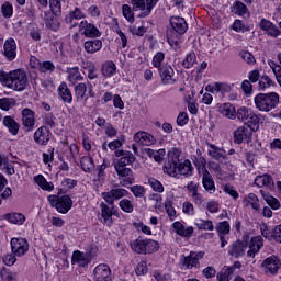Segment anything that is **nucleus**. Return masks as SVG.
<instances>
[{"instance_id": "4d7b16f0", "label": "nucleus", "mask_w": 281, "mask_h": 281, "mask_svg": "<svg viewBox=\"0 0 281 281\" xmlns=\"http://www.w3.org/2000/svg\"><path fill=\"white\" fill-rule=\"evenodd\" d=\"M122 14L128 23H135V13H133V9H131V5L123 4L122 5Z\"/></svg>"}, {"instance_id": "9b49d317", "label": "nucleus", "mask_w": 281, "mask_h": 281, "mask_svg": "<svg viewBox=\"0 0 281 281\" xmlns=\"http://www.w3.org/2000/svg\"><path fill=\"white\" fill-rule=\"evenodd\" d=\"M79 30L82 32L83 36H87L88 38H99V36H102L100 30H98L95 25L87 22L86 20L80 22Z\"/></svg>"}, {"instance_id": "dca6fc26", "label": "nucleus", "mask_w": 281, "mask_h": 281, "mask_svg": "<svg viewBox=\"0 0 281 281\" xmlns=\"http://www.w3.org/2000/svg\"><path fill=\"white\" fill-rule=\"evenodd\" d=\"M87 89L89 90L90 98H93L95 94L93 93V85L91 82L85 83L80 82L75 87V97L77 100H83L85 95H87Z\"/></svg>"}, {"instance_id": "cd10ccee", "label": "nucleus", "mask_w": 281, "mask_h": 281, "mask_svg": "<svg viewBox=\"0 0 281 281\" xmlns=\"http://www.w3.org/2000/svg\"><path fill=\"white\" fill-rule=\"evenodd\" d=\"M246 128H249L250 132L256 133L260 130V116L258 114L250 112L249 116L246 119Z\"/></svg>"}, {"instance_id": "8fccbe9b", "label": "nucleus", "mask_w": 281, "mask_h": 281, "mask_svg": "<svg viewBox=\"0 0 281 281\" xmlns=\"http://www.w3.org/2000/svg\"><path fill=\"white\" fill-rule=\"evenodd\" d=\"M194 225L198 227V229L214 232V223H212L210 220L198 218L195 220Z\"/></svg>"}, {"instance_id": "c85d7f7f", "label": "nucleus", "mask_w": 281, "mask_h": 281, "mask_svg": "<svg viewBox=\"0 0 281 281\" xmlns=\"http://www.w3.org/2000/svg\"><path fill=\"white\" fill-rule=\"evenodd\" d=\"M101 74L104 78H113L117 74V65L115 63L108 60L101 66Z\"/></svg>"}, {"instance_id": "a19ab883", "label": "nucleus", "mask_w": 281, "mask_h": 281, "mask_svg": "<svg viewBox=\"0 0 281 281\" xmlns=\"http://www.w3.org/2000/svg\"><path fill=\"white\" fill-rule=\"evenodd\" d=\"M81 67L88 72L89 80H95V78H98V69L93 61H83Z\"/></svg>"}, {"instance_id": "412c9836", "label": "nucleus", "mask_w": 281, "mask_h": 281, "mask_svg": "<svg viewBox=\"0 0 281 281\" xmlns=\"http://www.w3.org/2000/svg\"><path fill=\"white\" fill-rule=\"evenodd\" d=\"M217 111L227 120H236V106L229 102L220 104Z\"/></svg>"}, {"instance_id": "39448f33", "label": "nucleus", "mask_w": 281, "mask_h": 281, "mask_svg": "<svg viewBox=\"0 0 281 281\" xmlns=\"http://www.w3.org/2000/svg\"><path fill=\"white\" fill-rule=\"evenodd\" d=\"M281 268V261L278 256L272 255L268 258H266L261 262V271L266 273V276H277L278 271H280Z\"/></svg>"}, {"instance_id": "f3484780", "label": "nucleus", "mask_w": 281, "mask_h": 281, "mask_svg": "<svg viewBox=\"0 0 281 281\" xmlns=\"http://www.w3.org/2000/svg\"><path fill=\"white\" fill-rule=\"evenodd\" d=\"M49 128H47V126H41L34 133V142L40 144V146H47V143L49 142Z\"/></svg>"}, {"instance_id": "bb28decb", "label": "nucleus", "mask_w": 281, "mask_h": 281, "mask_svg": "<svg viewBox=\"0 0 281 281\" xmlns=\"http://www.w3.org/2000/svg\"><path fill=\"white\" fill-rule=\"evenodd\" d=\"M159 74L165 85H171L172 78H175V69H172V66L170 65L162 66L161 68H159Z\"/></svg>"}, {"instance_id": "3c124183", "label": "nucleus", "mask_w": 281, "mask_h": 281, "mask_svg": "<svg viewBox=\"0 0 281 281\" xmlns=\"http://www.w3.org/2000/svg\"><path fill=\"white\" fill-rule=\"evenodd\" d=\"M206 146L209 147V157H212L213 159H221L223 157L224 151L222 148L216 147V145L212 143H206Z\"/></svg>"}, {"instance_id": "79ce46f5", "label": "nucleus", "mask_w": 281, "mask_h": 281, "mask_svg": "<svg viewBox=\"0 0 281 281\" xmlns=\"http://www.w3.org/2000/svg\"><path fill=\"white\" fill-rule=\"evenodd\" d=\"M3 125L8 127V131L11 133V135L19 134V123H16V121H14V119L11 116L3 117Z\"/></svg>"}, {"instance_id": "c9c22d12", "label": "nucleus", "mask_w": 281, "mask_h": 281, "mask_svg": "<svg viewBox=\"0 0 281 281\" xmlns=\"http://www.w3.org/2000/svg\"><path fill=\"white\" fill-rule=\"evenodd\" d=\"M83 47L87 54H97V52H100V49H102V42L101 40L86 41Z\"/></svg>"}, {"instance_id": "603ef678", "label": "nucleus", "mask_w": 281, "mask_h": 281, "mask_svg": "<svg viewBox=\"0 0 281 281\" xmlns=\"http://www.w3.org/2000/svg\"><path fill=\"white\" fill-rule=\"evenodd\" d=\"M196 63V54L194 52H190L182 60V67H184V69H192Z\"/></svg>"}, {"instance_id": "58836bf2", "label": "nucleus", "mask_w": 281, "mask_h": 281, "mask_svg": "<svg viewBox=\"0 0 281 281\" xmlns=\"http://www.w3.org/2000/svg\"><path fill=\"white\" fill-rule=\"evenodd\" d=\"M145 153L147 157H150V159L156 160L158 164H161L166 157V149L153 150L150 148H146Z\"/></svg>"}, {"instance_id": "4468645a", "label": "nucleus", "mask_w": 281, "mask_h": 281, "mask_svg": "<svg viewBox=\"0 0 281 281\" xmlns=\"http://www.w3.org/2000/svg\"><path fill=\"white\" fill-rule=\"evenodd\" d=\"M259 27H260V30L266 32V34L268 36H272V38H278V36H280V34H281L280 29H278V26L276 24H273V22H271L267 19H262L260 21Z\"/></svg>"}, {"instance_id": "4be33fe9", "label": "nucleus", "mask_w": 281, "mask_h": 281, "mask_svg": "<svg viewBox=\"0 0 281 281\" xmlns=\"http://www.w3.org/2000/svg\"><path fill=\"white\" fill-rule=\"evenodd\" d=\"M172 227L178 236H181L182 238H190L192 234H194V227L192 226H186L181 222H175L172 224Z\"/></svg>"}, {"instance_id": "6e6d98bb", "label": "nucleus", "mask_w": 281, "mask_h": 281, "mask_svg": "<svg viewBox=\"0 0 281 281\" xmlns=\"http://www.w3.org/2000/svg\"><path fill=\"white\" fill-rule=\"evenodd\" d=\"M16 106V101L12 98H2L0 99V109L2 111H10Z\"/></svg>"}, {"instance_id": "09e8293b", "label": "nucleus", "mask_w": 281, "mask_h": 281, "mask_svg": "<svg viewBox=\"0 0 281 281\" xmlns=\"http://www.w3.org/2000/svg\"><path fill=\"white\" fill-rule=\"evenodd\" d=\"M119 207L122 210V212H125V214H133L135 210V203L132 200L122 199L119 202Z\"/></svg>"}, {"instance_id": "7c9ffc66", "label": "nucleus", "mask_w": 281, "mask_h": 281, "mask_svg": "<svg viewBox=\"0 0 281 281\" xmlns=\"http://www.w3.org/2000/svg\"><path fill=\"white\" fill-rule=\"evenodd\" d=\"M31 65L34 69H40V71H43L44 74L47 71H54L55 69L54 64L50 61L41 63L38 59H36V57H31Z\"/></svg>"}, {"instance_id": "774afa93", "label": "nucleus", "mask_w": 281, "mask_h": 281, "mask_svg": "<svg viewBox=\"0 0 281 281\" xmlns=\"http://www.w3.org/2000/svg\"><path fill=\"white\" fill-rule=\"evenodd\" d=\"M135 273L136 276H146V273H148V263L144 260L138 262L135 268Z\"/></svg>"}, {"instance_id": "7ed1b4c3", "label": "nucleus", "mask_w": 281, "mask_h": 281, "mask_svg": "<svg viewBox=\"0 0 281 281\" xmlns=\"http://www.w3.org/2000/svg\"><path fill=\"white\" fill-rule=\"evenodd\" d=\"M47 201L52 207H55L59 214H67L74 207V200L69 195H48Z\"/></svg>"}, {"instance_id": "5fc2aeb1", "label": "nucleus", "mask_w": 281, "mask_h": 281, "mask_svg": "<svg viewBox=\"0 0 281 281\" xmlns=\"http://www.w3.org/2000/svg\"><path fill=\"white\" fill-rule=\"evenodd\" d=\"M165 60H166V54L158 52L154 55L151 65L156 69H161V67H165L164 66Z\"/></svg>"}, {"instance_id": "e2e57ef3", "label": "nucleus", "mask_w": 281, "mask_h": 281, "mask_svg": "<svg viewBox=\"0 0 281 281\" xmlns=\"http://www.w3.org/2000/svg\"><path fill=\"white\" fill-rule=\"evenodd\" d=\"M148 186L154 190V192H158V194L164 192V184L155 178L148 179Z\"/></svg>"}, {"instance_id": "49530a36", "label": "nucleus", "mask_w": 281, "mask_h": 281, "mask_svg": "<svg viewBox=\"0 0 281 281\" xmlns=\"http://www.w3.org/2000/svg\"><path fill=\"white\" fill-rule=\"evenodd\" d=\"M0 168L1 170H4V172H7V175H14L15 170H14V162L10 161L5 156H2L1 160H0Z\"/></svg>"}, {"instance_id": "6ab92c4d", "label": "nucleus", "mask_w": 281, "mask_h": 281, "mask_svg": "<svg viewBox=\"0 0 281 281\" xmlns=\"http://www.w3.org/2000/svg\"><path fill=\"white\" fill-rule=\"evenodd\" d=\"M170 25L177 34H186V32H188V23L186 22V19L181 16H171Z\"/></svg>"}, {"instance_id": "680f3d73", "label": "nucleus", "mask_w": 281, "mask_h": 281, "mask_svg": "<svg viewBox=\"0 0 281 281\" xmlns=\"http://www.w3.org/2000/svg\"><path fill=\"white\" fill-rule=\"evenodd\" d=\"M1 13L4 19H11V16L14 14V7L10 2H4L1 7Z\"/></svg>"}, {"instance_id": "a18cd8bd", "label": "nucleus", "mask_w": 281, "mask_h": 281, "mask_svg": "<svg viewBox=\"0 0 281 281\" xmlns=\"http://www.w3.org/2000/svg\"><path fill=\"white\" fill-rule=\"evenodd\" d=\"M164 172H165V175H168L169 177H179V162L168 161L164 166Z\"/></svg>"}, {"instance_id": "f03ea898", "label": "nucleus", "mask_w": 281, "mask_h": 281, "mask_svg": "<svg viewBox=\"0 0 281 281\" xmlns=\"http://www.w3.org/2000/svg\"><path fill=\"white\" fill-rule=\"evenodd\" d=\"M254 102L258 111L269 113V111H273L280 104V94L278 92L258 93L255 95Z\"/></svg>"}, {"instance_id": "ddd939ff", "label": "nucleus", "mask_w": 281, "mask_h": 281, "mask_svg": "<svg viewBox=\"0 0 281 281\" xmlns=\"http://www.w3.org/2000/svg\"><path fill=\"white\" fill-rule=\"evenodd\" d=\"M254 135V132L249 130L247 126H239L234 132V142L235 144H243V142H251V137Z\"/></svg>"}, {"instance_id": "6e6552de", "label": "nucleus", "mask_w": 281, "mask_h": 281, "mask_svg": "<svg viewBox=\"0 0 281 281\" xmlns=\"http://www.w3.org/2000/svg\"><path fill=\"white\" fill-rule=\"evenodd\" d=\"M203 256H205V252L203 251H191L189 256L183 258L182 265L186 267V269H199V267H201V260H203Z\"/></svg>"}, {"instance_id": "0e129e2a", "label": "nucleus", "mask_w": 281, "mask_h": 281, "mask_svg": "<svg viewBox=\"0 0 281 281\" xmlns=\"http://www.w3.org/2000/svg\"><path fill=\"white\" fill-rule=\"evenodd\" d=\"M134 10H140L143 16H148L146 14V0H131Z\"/></svg>"}, {"instance_id": "c756f323", "label": "nucleus", "mask_w": 281, "mask_h": 281, "mask_svg": "<svg viewBox=\"0 0 281 281\" xmlns=\"http://www.w3.org/2000/svg\"><path fill=\"white\" fill-rule=\"evenodd\" d=\"M202 183L203 188L206 190V192H210V194L216 192V186L214 184V179L212 178V175H210V171L203 170Z\"/></svg>"}, {"instance_id": "a211bd4d", "label": "nucleus", "mask_w": 281, "mask_h": 281, "mask_svg": "<svg viewBox=\"0 0 281 281\" xmlns=\"http://www.w3.org/2000/svg\"><path fill=\"white\" fill-rule=\"evenodd\" d=\"M22 124L25 131H34V124H36V120L34 117V111L30 109H24L22 111Z\"/></svg>"}, {"instance_id": "bf43d9fd", "label": "nucleus", "mask_w": 281, "mask_h": 281, "mask_svg": "<svg viewBox=\"0 0 281 281\" xmlns=\"http://www.w3.org/2000/svg\"><path fill=\"white\" fill-rule=\"evenodd\" d=\"M245 202L247 203V205H250L252 210H259L260 207V201L258 200V196L255 193H249L245 198Z\"/></svg>"}, {"instance_id": "1a4fd4ad", "label": "nucleus", "mask_w": 281, "mask_h": 281, "mask_svg": "<svg viewBox=\"0 0 281 281\" xmlns=\"http://www.w3.org/2000/svg\"><path fill=\"white\" fill-rule=\"evenodd\" d=\"M124 196H128V191L122 188L112 189L102 193V199L105 200L109 205H113L115 201L124 199Z\"/></svg>"}, {"instance_id": "20e7f679", "label": "nucleus", "mask_w": 281, "mask_h": 281, "mask_svg": "<svg viewBox=\"0 0 281 281\" xmlns=\"http://www.w3.org/2000/svg\"><path fill=\"white\" fill-rule=\"evenodd\" d=\"M11 251L18 258H23L30 251V243L24 237H13L10 240Z\"/></svg>"}, {"instance_id": "423d86ee", "label": "nucleus", "mask_w": 281, "mask_h": 281, "mask_svg": "<svg viewBox=\"0 0 281 281\" xmlns=\"http://www.w3.org/2000/svg\"><path fill=\"white\" fill-rule=\"evenodd\" d=\"M115 157H121L114 162V169H125L126 166H131L135 161V156L131 151L115 150Z\"/></svg>"}, {"instance_id": "9d476101", "label": "nucleus", "mask_w": 281, "mask_h": 281, "mask_svg": "<svg viewBox=\"0 0 281 281\" xmlns=\"http://www.w3.org/2000/svg\"><path fill=\"white\" fill-rule=\"evenodd\" d=\"M121 186L124 188H128V186H133L135 183V175L133 173V169L125 168V169H114Z\"/></svg>"}, {"instance_id": "de8ad7c7", "label": "nucleus", "mask_w": 281, "mask_h": 281, "mask_svg": "<svg viewBox=\"0 0 281 281\" xmlns=\"http://www.w3.org/2000/svg\"><path fill=\"white\" fill-rule=\"evenodd\" d=\"M80 164L83 172H93L95 169V164L93 162V158H91V156H83Z\"/></svg>"}, {"instance_id": "393cba45", "label": "nucleus", "mask_w": 281, "mask_h": 281, "mask_svg": "<svg viewBox=\"0 0 281 281\" xmlns=\"http://www.w3.org/2000/svg\"><path fill=\"white\" fill-rule=\"evenodd\" d=\"M245 251H247V241L237 240L228 250L231 256L234 258H240V256H245Z\"/></svg>"}, {"instance_id": "473e14b6", "label": "nucleus", "mask_w": 281, "mask_h": 281, "mask_svg": "<svg viewBox=\"0 0 281 281\" xmlns=\"http://www.w3.org/2000/svg\"><path fill=\"white\" fill-rule=\"evenodd\" d=\"M58 95L61 98L63 102H66L67 104H71V102L74 101L71 90H69V87L65 82L59 85Z\"/></svg>"}, {"instance_id": "c03bdc74", "label": "nucleus", "mask_w": 281, "mask_h": 281, "mask_svg": "<svg viewBox=\"0 0 281 281\" xmlns=\"http://www.w3.org/2000/svg\"><path fill=\"white\" fill-rule=\"evenodd\" d=\"M48 5L53 16H60L63 12V0H48Z\"/></svg>"}, {"instance_id": "72a5a7b5", "label": "nucleus", "mask_w": 281, "mask_h": 281, "mask_svg": "<svg viewBox=\"0 0 281 281\" xmlns=\"http://www.w3.org/2000/svg\"><path fill=\"white\" fill-rule=\"evenodd\" d=\"M67 80L68 82H71V85H76V82L85 80V77L80 74V69L78 67H72L67 69Z\"/></svg>"}, {"instance_id": "2f4dec72", "label": "nucleus", "mask_w": 281, "mask_h": 281, "mask_svg": "<svg viewBox=\"0 0 281 281\" xmlns=\"http://www.w3.org/2000/svg\"><path fill=\"white\" fill-rule=\"evenodd\" d=\"M134 139L142 146H150L155 142V137L146 132H137Z\"/></svg>"}, {"instance_id": "b1692460", "label": "nucleus", "mask_w": 281, "mask_h": 281, "mask_svg": "<svg viewBox=\"0 0 281 281\" xmlns=\"http://www.w3.org/2000/svg\"><path fill=\"white\" fill-rule=\"evenodd\" d=\"M4 56L8 60H14L16 58V41L12 37L4 42Z\"/></svg>"}, {"instance_id": "864d4df0", "label": "nucleus", "mask_w": 281, "mask_h": 281, "mask_svg": "<svg viewBox=\"0 0 281 281\" xmlns=\"http://www.w3.org/2000/svg\"><path fill=\"white\" fill-rule=\"evenodd\" d=\"M159 251V241L155 239H145V255Z\"/></svg>"}, {"instance_id": "e433bc0d", "label": "nucleus", "mask_w": 281, "mask_h": 281, "mask_svg": "<svg viewBox=\"0 0 281 281\" xmlns=\"http://www.w3.org/2000/svg\"><path fill=\"white\" fill-rule=\"evenodd\" d=\"M5 221L11 225H23L25 223V215L22 213H8L4 215Z\"/></svg>"}, {"instance_id": "37998d69", "label": "nucleus", "mask_w": 281, "mask_h": 281, "mask_svg": "<svg viewBox=\"0 0 281 281\" xmlns=\"http://www.w3.org/2000/svg\"><path fill=\"white\" fill-rule=\"evenodd\" d=\"M190 196H192L194 203H201V194H199V184L194 181H191L187 184Z\"/></svg>"}, {"instance_id": "aec40b11", "label": "nucleus", "mask_w": 281, "mask_h": 281, "mask_svg": "<svg viewBox=\"0 0 281 281\" xmlns=\"http://www.w3.org/2000/svg\"><path fill=\"white\" fill-rule=\"evenodd\" d=\"M265 240L262 239L261 236L252 237L249 243V250L247 251V256H249V258H255L256 254H258V251H260V249H262Z\"/></svg>"}, {"instance_id": "13d9d810", "label": "nucleus", "mask_w": 281, "mask_h": 281, "mask_svg": "<svg viewBox=\"0 0 281 281\" xmlns=\"http://www.w3.org/2000/svg\"><path fill=\"white\" fill-rule=\"evenodd\" d=\"M74 19H76L77 21H79L80 19H85V12H82V10H80L79 8H75L74 11H70L69 14L66 16V21L68 23H71Z\"/></svg>"}, {"instance_id": "5701e85b", "label": "nucleus", "mask_w": 281, "mask_h": 281, "mask_svg": "<svg viewBox=\"0 0 281 281\" xmlns=\"http://www.w3.org/2000/svg\"><path fill=\"white\" fill-rule=\"evenodd\" d=\"M71 265H77V267H88L89 255L80 250H75L71 257Z\"/></svg>"}, {"instance_id": "ea45409f", "label": "nucleus", "mask_w": 281, "mask_h": 281, "mask_svg": "<svg viewBox=\"0 0 281 281\" xmlns=\"http://www.w3.org/2000/svg\"><path fill=\"white\" fill-rule=\"evenodd\" d=\"M130 245L135 254L146 255V239H135Z\"/></svg>"}, {"instance_id": "a878e982", "label": "nucleus", "mask_w": 281, "mask_h": 281, "mask_svg": "<svg viewBox=\"0 0 281 281\" xmlns=\"http://www.w3.org/2000/svg\"><path fill=\"white\" fill-rule=\"evenodd\" d=\"M34 183L41 188V190H44V192H54V183L47 181L45 176L43 175H37L34 176L33 178Z\"/></svg>"}, {"instance_id": "69168bd1", "label": "nucleus", "mask_w": 281, "mask_h": 281, "mask_svg": "<svg viewBox=\"0 0 281 281\" xmlns=\"http://www.w3.org/2000/svg\"><path fill=\"white\" fill-rule=\"evenodd\" d=\"M216 229H217L218 236H227V234H229V229H231L229 222H227V221L221 222L217 225Z\"/></svg>"}, {"instance_id": "4c0bfd02", "label": "nucleus", "mask_w": 281, "mask_h": 281, "mask_svg": "<svg viewBox=\"0 0 281 281\" xmlns=\"http://www.w3.org/2000/svg\"><path fill=\"white\" fill-rule=\"evenodd\" d=\"M255 186L258 188H271L273 186V178L269 175L257 176L255 178Z\"/></svg>"}, {"instance_id": "2eb2a0df", "label": "nucleus", "mask_w": 281, "mask_h": 281, "mask_svg": "<svg viewBox=\"0 0 281 281\" xmlns=\"http://www.w3.org/2000/svg\"><path fill=\"white\" fill-rule=\"evenodd\" d=\"M100 209H101V218H102L103 225H113V214L114 216H117L120 212L117 211L113 212V209L104 204V202H101Z\"/></svg>"}, {"instance_id": "f704fd0d", "label": "nucleus", "mask_w": 281, "mask_h": 281, "mask_svg": "<svg viewBox=\"0 0 281 281\" xmlns=\"http://www.w3.org/2000/svg\"><path fill=\"white\" fill-rule=\"evenodd\" d=\"M193 172L192 161L187 159L183 162H178V177L179 175H182V177H192Z\"/></svg>"}, {"instance_id": "052dcab7", "label": "nucleus", "mask_w": 281, "mask_h": 281, "mask_svg": "<svg viewBox=\"0 0 281 281\" xmlns=\"http://www.w3.org/2000/svg\"><path fill=\"white\" fill-rule=\"evenodd\" d=\"M251 112L247 106H240L236 110V119L239 120V122H246Z\"/></svg>"}, {"instance_id": "0eeeda50", "label": "nucleus", "mask_w": 281, "mask_h": 281, "mask_svg": "<svg viewBox=\"0 0 281 281\" xmlns=\"http://www.w3.org/2000/svg\"><path fill=\"white\" fill-rule=\"evenodd\" d=\"M205 91H207L209 93H221L222 95H227V93H232V91H234V83H227V82L209 83L205 87Z\"/></svg>"}, {"instance_id": "338daca9", "label": "nucleus", "mask_w": 281, "mask_h": 281, "mask_svg": "<svg viewBox=\"0 0 281 281\" xmlns=\"http://www.w3.org/2000/svg\"><path fill=\"white\" fill-rule=\"evenodd\" d=\"M179 157H181V151L178 148H171L168 151V161L179 164Z\"/></svg>"}, {"instance_id": "f8f14e48", "label": "nucleus", "mask_w": 281, "mask_h": 281, "mask_svg": "<svg viewBox=\"0 0 281 281\" xmlns=\"http://www.w3.org/2000/svg\"><path fill=\"white\" fill-rule=\"evenodd\" d=\"M94 281H111V268L105 263L98 265L93 270Z\"/></svg>"}, {"instance_id": "f257e3e1", "label": "nucleus", "mask_w": 281, "mask_h": 281, "mask_svg": "<svg viewBox=\"0 0 281 281\" xmlns=\"http://www.w3.org/2000/svg\"><path fill=\"white\" fill-rule=\"evenodd\" d=\"M0 83L2 87L13 91H25L29 85L27 74L23 69H15L9 72L0 70Z\"/></svg>"}]
</instances>
